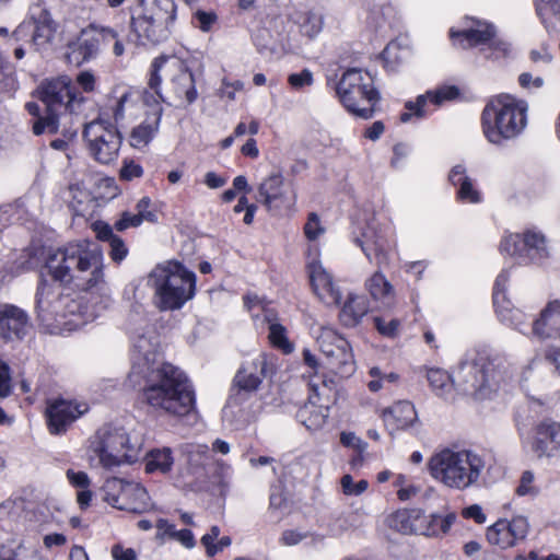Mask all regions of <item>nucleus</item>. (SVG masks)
<instances>
[{
	"label": "nucleus",
	"mask_w": 560,
	"mask_h": 560,
	"mask_svg": "<svg viewBox=\"0 0 560 560\" xmlns=\"http://www.w3.org/2000/svg\"><path fill=\"white\" fill-rule=\"evenodd\" d=\"M45 268L54 281L73 283L80 290H101L105 284L103 252L89 241L68 243L49 253Z\"/></svg>",
	"instance_id": "nucleus-1"
},
{
	"label": "nucleus",
	"mask_w": 560,
	"mask_h": 560,
	"mask_svg": "<svg viewBox=\"0 0 560 560\" xmlns=\"http://www.w3.org/2000/svg\"><path fill=\"white\" fill-rule=\"evenodd\" d=\"M141 401L153 412L184 417L195 409L196 398L187 375L171 363L143 375Z\"/></svg>",
	"instance_id": "nucleus-2"
},
{
	"label": "nucleus",
	"mask_w": 560,
	"mask_h": 560,
	"mask_svg": "<svg viewBox=\"0 0 560 560\" xmlns=\"http://www.w3.org/2000/svg\"><path fill=\"white\" fill-rule=\"evenodd\" d=\"M427 377L431 387L441 393L456 384L465 394L483 396L487 389L497 390L510 377V369L503 357L480 353L471 361L462 362L453 376L446 371L430 369Z\"/></svg>",
	"instance_id": "nucleus-3"
},
{
	"label": "nucleus",
	"mask_w": 560,
	"mask_h": 560,
	"mask_svg": "<svg viewBox=\"0 0 560 560\" xmlns=\"http://www.w3.org/2000/svg\"><path fill=\"white\" fill-rule=\"evenodd\" d=\"M36 95L46 106L45 117L36 119L33 124L32 130L36 136L58 132L62 120L69 119V124H74L85 102V97L77 92L67 77L43 81L36 90Z\"/></svg>",
	"instance_id": "nucleus-4"
},
{
	"label": "nucleus",
	"mask_w": 560,
	"mask_h": 560,
	"mask_svg": "<svg viewBox=\"0 0 560 560\" xmlns=\"http://www.w3.org/2000/svg\"><path fill=\"white\" fill-rule=\"evenodd\" d=\"M427 466L434 480L459 491L479 487L488 470L485 456L472 450L444 448L434 453Z\"/></svg>",
	"instance_id": "nucleus-5"
},
{
	"label": "nucleus",
	"mask_w": 560,
	"mask_h": 560,
	"mask_svg": "<svg viewBox=\"0 0 560 560\" xmlns=\"http://www.w3.org/2000/svg\"><path fill=\"white\" fill-rule=\"evenodd\" d=\"M149 88L163 101L191 104L197 97L195 79L186 62L176 56H160L151 63Z\"/></svg>",
	"instance_id": "nucleus-6"
},
{
	"label": "nucleus",
	"mask_w": 560,
	"mask_h": 560,
	"mask_svg": "<svg viewBox=\"0 0 560 560\" xmlns=\"http://www.w3.org/2000/svg\"><path fill=\"white\" fill-rule=\"evenodd\" d=\"M148 285L154 290L161 311L179 310L195 295L196 275L178 261H167L149 273Z\"/></svg>",
	"instance_id": "nucleus-7"
},
{
	"label": "nucleus",
	"mask_w": 560,
	"mask_h": 560,
	"mask_svg": "<svg viewBox=\"0 0 560 560\" xmlns=\"http://www.w3.org/2000/svg\"><path fill=\"white\" fill-rule=\"evenodd\" d=\"M142 446L143 440L139 434L127 433L122 428L103 425L89 441V458L110 469L124 463L137 462Z\"/></svg>",
	"instance_id": "nucleus-8"
},
{
	"label": "nucleus",
	"mask_w": 560,
	"mask_h": 560,
	"mask_svg": "<svg viewBox=\"0 0 560 560\" xmlns=\"http://www.w3.org/2000/svg\"><path fill=\"white\" fill-rule=\"evenodd\" d=\"M528 106L511 95L492 98L482 110V131L493 144H501L518 136L526 127Z\"/></svg>",
	"instance_id": "nucleus-9"
},
{
	"label": "nucleus",
	"mask_w": 560,
	"mask_h": 560,
	"mask_svg": "<svg viewBox=\"0 0 560 560\" xmlns=\"http://www.w3.org/2000/svg\"><path fill=\"white\" fill-rule=\"evenodd\" d=\"M336 92L347 110L363 119L373 116L374 106L380 100L371 73L357 68L342 73Z\"/></svg>",
	"instance_id": "nucleus-10"
},
{
	"label": "nucleus",
	"mask_w": 560,
	"mask_h": 560,
	"mask_svg": "<svg viewBox=\"0 0 560 560\" xmlns=\"http://www.w3.org/2000/svg\"><path fill=\"white\" fill-rule=\"evenodd\" d=\"M83 139L90 156L95 162L107 165L118 158L122 138L113 124L104 119L85 124Z\"/></svg>",
	"instance_id": "nucleus-11"
},
{
	"label": "nucleus",
	"mask_w": 560,
	"mask_h": 560,
	"mask_svg": "<svg viewBox=\"0 0 560 560\" xmlns=\"http://www.w3.org/2000/svg\"><path fill=\"white\" fill-rule=\"evenodd\" d=\"M323 364L342 377L354 372V359L349 342L330 327H324L317 337Z\"/></svg>",
	"instance_id": "nucleus-12"
},
{
	"label": "nucleus",
	"mask_w": 560,
	"mask_h": 560,
	"mask_svg": "<svg viewBox=\"0 0 560 560\" xmlns=\"http://www.w3.org/2000/svg\"><path fill=\"white\" fill-rule=\"evenodd\" d=\"M159 336L153 329L135 337L131 347V369L128 382L132 387L140 386L143 375L158 370L159 363Z\"/></svg>",
	"instance_id": "nucleus-13"
},
{
	"label": "nucleus",
	"mask_w": 560,
	"mask_h": 560,
	"mask_svg": "<svg viewBox=\"0 0 560 560\" xmlns=\"http://www.w3.org/2000/svg\"><path fill=\"white\" fill-rule=\"evenodd\" d=\"M104 500L114 508L131 513H143L150 506V497L138 482L109 478L103 486Z\"/></svg>",
	"instance_id": "nucleus-14"
},
{
	"label": "nucleus",
	"mask_w": 560,
	"mask_h": 560,
	"mask_svg": "<svg viewBox=\"0 0 560 560\" xmlns=\"http://www.w3.org/2000/svg\"><path fill=\"white\" fill-rule=\"evenodd\" d=\"M55 24L49 12L40 4L31 7L30 20L23 21L12 33L16 43L26 42L35 50L44 49L52 39Z\"/></svg>",
	"instance_id": "nucleus-15"
},
{
	"label": "nucleus",
	"mask_w": 560,
	"mask_h": 560,
	"mask_svg": "<svg viewBox=\"0 0 560 560\" xmlns=\"http://www.w3.org/2000/svg\"><path fill=\"white\" fill-rule=\"evenodd\" d=\"M501 252L515 257L520 262L539 260L547 256L546 238L534 230H528L524 235L510 234L501 242Z\"/></svg>",
	"instance_id": "nucleus-16"
},
{
	"label": "nucleus",
	"mask_w": 560,
	"mask_h": 560,
	"mask_svg": "<svg viewBox=\"0 0 560 560\" xmlns=\"http://www.w3.org/2000/svg\"><path fill=\"white\" fill-rule=\"evenodd\" d=\"M450 35L454 45L464 49L487 44L495 52V58L505 55L509 50V45L505 42L495 38L494 27L481 21L475 22L474 25L463 31L451 30Z\"/></svg>",
	"instance_id": "nucleus-17"
},
{
	"label": "nucleus",
	"mask_w": 560,
	"mask_h": 560,
	"mask_svg": "<svg viewBox=\"0 0 560 560\" xmlns=\"http://www.w3.org/2000/svg\"><path fill=\"white\" fill-rule=\"evenodd\" d=\"M257 201L261 202L267 211L280 213L282 210L291 211L296 201V194L288 196L284 190V178L278 173H271L258 185Z\"/></svg>",
	"instance_id": "nucleus-18"
},
{
	"label": "nucleus",
	"mask_w": 560,
	"mask_h": 560,
	"mask_svg": "<svg viewBox=\"0 0 560 560\" xmlns=\"http://www.w3.org/2000/svg\"><path fill=\"white\" fill-rule=\"evenodd\" d=\"M530 450L539 459L560 457V422L551 418L537 422L533 427Z\"/></svg>",
	"instance_id": "nucleus-19"
},
{
	"label": "nucleus",
	"mask_w": 560,
	"mask_h": 560,
	"mask_svg": "<svg viewBox=\"0 0 560 560\" xmlns=\"http://www.w3.org/2000/svg\"><path fill=\"white\" fill-rule=\"evenodd\" d=\"M88 411L85 404L66 399H57L48 404L46 409L49 432L61 434L67 431L80 416Z\"/></svg>",
	"instance_id": "nucleus-20"
},
{
	"label": "nucleus",
	"mask_w": 560,
	"mask_h": 560,
	"mask_svg": "<svg viewBox=\"0 0 560 560\" xmlns=\"http://www.w3.org/2000/svg\"><path fill=\"white\" fill-rule=\"evenodd\" d=\"M307 270L316 296L328 306L340 304L341 292L334 282L332 276L323 267L322 262L317 260L310 262Z\"/></svg>",
	"instance_id": "nucleus-21"
},
{
	"label": "nucleus",
	"mask_w": 560,
	"mask_h": 560,
	"mask_svg": "<svg viewBox=\"0 0 560 560\" xmlns=\"http://www.w3.org/2000/svg\"><path fill=\"white\" fill-rule=\"evenodd\" d=\"M459 92L456 86H443L435 91H429L423 95H419L415 102H407L406 112L400 115L401 122H408L413 116L418 118L424 117L429 113V104L440 106L445 101H452L458 96Z\"/></svg>",
	"instance_id": "nucleus-22"
},
{
	"label": "nucleus",
	"mask_w": 560,
	"mask_h": 560,
	"mask_svg": "<svg viewBox=\"0 0 560 560\" xmlns=\"http://www.w3.org/2000/svg\"><path fill=\"white\" fill-rule=\"evenodd\" d=\"M266 366L267 361L262 354L245 361L234 376V386L247 393L257 390L266 377Z\"/></svg>",
	"instance_id": "nucleus-23"
},
{
	"label": "nucleus",
	"mask_w": 560,
	"mask_h": 560,
	"mask_svg": "<svg viewBox=\"0 0 560 560\" xmlns=\"http://www.w3.org/2000/svg\"><path fill=\"white\" fill-rule=\"evenodd\" d=\"M3 339L22 340L32 327L28 314L23 308L10 303H3Z\"/></svg>",
	"instance_id": "nucleus-24"
},
{
	"label": "nucleus",
	"mask_w": 560,
	"mask_h": 560,
	"mask_svg": "<svg viewBox=\"0 0 560 560\" xmlns=\"http://www.w3.org/2000/svg\"><path fill=\"white\" fill-rule=\"evenodd\" d=\"M532 332L538 339L560 337V300L550 301L534 320Z\"/></svg>",
	"instance_id": "nucleus-25"
},
{
	"label": "nucleus",
	"mask_w": 560,
	"mask_h": 560,
	"mask_svg": "<svg viewBox=\"0 0 560 560\" xmlns=\"http://www.w3.org/2000/svg\"><path fill=\"white\" fill-rule=\"evenodd\" d=\"M98 52L97 39L92 36V31L85 27L75 40L69 43L66 58L69 63L79 67L95 58Z\"/></svg>",
	"instance_id": "nucleus-26"
},
{
	"label": "nucleus",
	"mask_w": 560,
	"mask_h": 560,
	"mask_svg": "<svg viewBox=\"0 0 560 560\" xmlns=\"http://www.w3.org/2000/svg\"><path fill=\"white\" fill-rule=\"evenodd\" d=\"M381 417L389 431L406 429L417 419V412L410 401H397L383 409Z\"/></svg>",
	"instance_id": "nucleus-27"
},
{
	"label": "nucleus",
	"mask_w": 560,
	"mask_h": 560,
	"mask_svg": "<svg viewBox=\"0 0 560 560\" xmlns=\"http://www.w3.org/2000/svg\"><path fill=\"white\" fill-rule=\"evenodd\" d=\"M161 116L162 107L156 102L152 113L147 116L145 120L132 129L130 133V145L136 149L147 147L159 130Z\"/></svg>",
	"instance_id": "nucleus-28"
},
{
	"label": "nucleus",
	"mask_w": 560,
	"mask_h": 560,
	"mask_svg": "<svg viewBox=\"0 0 560 560\" xmlns=\"http://www.w3.org/2000/svg\"><path fill=\"white\" fill-rule=\"evenodd\" d=\"M451 184L457 188V199L468 203H479L481 194L475 187L474 180L467 175L466 167L462 164L455 165L448 175Z\"/></svg>",
	"instance_id": "nucleus-29"
},
{
	"label": "nucleus",
	"mask_w": 560,
	"mask_h": 560,
	"mask_svg": "<svg viewBox=\"0 0 560 560\" xmlns=\"http://www.w3.org/2000/svg\"><path fill=\"white\" fill-rule=\"evenodd\" d=\"M355 243L361 247L370 262L382 266L387 262V241L376 232L368 231L363 233L362 238H355Z\"/></svg>",
	"instance_id": "nucleus-30"
},
{
	"label": "nucleus",
	"mask_w": 560,
	"mask_h": 560,
	"mask_svg": "<svg viewBox=\"0 0 560 560\" xmlns=\"http://www.w3.org/2000/svg\"><path fill=\"white\" fill-rule=\"evenodd\" d=\"M93 230L100 241L109 244V256L115 262L119 264L127 257L128 248L122 238L114 234L112 225L97 221L93 224Z\"/></svg>",
	"instance_id": "nucleus-31"
},
{
	"label": "nucleus",
	"mask_w": 560,
	"mask_h": 560,
	"mask_svg": "<svg viewBox=\"0 0 560 560\" xmlns=\"http://www.w3.org/2000/svg\"><path fill=\"white\" fill-rule=\"evenodd\" d=\"M0 560H42L37 542L23 540L0 546Z\"/></svg>",
	"instance_id": "nucleus-32"
},
{
	"label": "nucleus",
	"mask_w": 560,
	"mask_h": 560,
	"mask_svg": "<svg viewBox=\"0 0 560 560\" xmlns=\"http://www.w3.org/2000/svg\"><path fill=\"white\" fill-rule=\"evenodd\" d=\"M156 21L158 19L152 14H132L130 21L131 32L135 33L137 39L142 44L145 40L150 43H156L159 42Z\"/></svg>",
	"instance_id": "nucleus-33"
},
{
	"label": "nucleus",
	"mask_w": 560,
	"mask_h": 560,
	"mask_svg": "<svg viewBox=\"0 0 560 560\" xmlns=\"http://www.w3.org/2000/svg\"><path fill=\"white\" fill-rule=\"evenodd\" d=\"M369 311V303L364 296L350 294L342 306L339 317L347 327H353L360 323Z\"/></svg>",
	"instance_id": "nucleus-34"
},
{
	"label": "nucleus",
	"mask_w": 560,
	"mask_h": 560,
	"mask_svg": "<svg viewBox=\"0 0 560 560\" xmlns=\"http://www.w3.org/2000/svg\"><path fill=\"white\" fill-rule=\"evenodd\" d=\"M365 288L375 301L384 306H390L394 301V288L385 276L376 271L365 282Z\"/></svg>",
	"instance_id": "nucleus-35"
},
{
	"label": "nucleus",
	"mask_w": 560,
	"mask_h": 560,
	"mask_svg": "<svg viewBox=\"0 0 560 560\" xmlns=\"http://www.w3.org/2000/svg\"><path fill=\"white\" fill-rule=\"evenodd\" d=\"M296 417L306 429L315 431L326 423L328 410H324L320 406H316L313 402H307L299 409Z\"/></svg>",
	"instance_id": "nucleus-36"
},
{
	"label": "nucleus",
	"mask_w": 560,
	"mask_h": 560,
	"mask_svg": "<svg viewBox=\"0 0 560 560\" xmlns=\"http://www.w3.org/2000/svg\"><path fill=\"white\" fill-rule=\"evenodd\" d=\"M174 459L172 451L167 447L162 450H152L145 457L147 472H161L165 474L172 469Z\"/></svg>",
	"instance_id": "nucleus-37"
},
{
	"label": "nucleus",
	"mask_w": 560,
	"mask_h": 560,
	"mask_svg": "<svg viewBox=\"0 0 560 560\" xmlns=\"http://www.w3.org/2000/svg\"><path fill=\"white\" fill-rule=\"evenodd\" d=\"M487 540L501 549L515 546V541L510 534L508 520H499L487 529Z\"/></svg>",
	"instance_id": "nucleus-38"
},
{
	"label": "nucleus",
	"mask_w": 560,
	"mask_h": 560,
	"mask_svg": "<svg viewBox=\"0 0 560 560\" xmlns=\"http://www.w3.org/2000/svg\"><path fill=\"white\" fill-rule=\"evenodd\" d=\"M295 22L299 25L301 34L308 38L317 36L323 28L322 15L312 11L299 13Z\"/></svg>",
	"instance_id": "nucleus-39"
},
{
	"label": "nucleus",
	"mask_w": 560,
	"mask_h": 560,
	"mask_svg": "<svg viewBox=\"0 0 560 560\" xmlns=\"http://www.w3.org/2000/svg\"><path fill=\"white\" fill-rule=\"evenodd\" d=\"M497 314L502 323L513 326L515 329L522 331L525 324V314L511 306L510 301H502L494 304Z\"/></svg>",
	"instance_id": "nucleus-40"
},
{
	"label": "nucleus",
	"mask_w": 560,
	"mask_h": 560,
	"mask_svg": "<svg viewBox=\"0 0 560 560\" xmlns=\"http://www.w3.org/2000/svg\"><path fill=\"white\" fill-rule=\"evenodd\" d=\"M456 516L453 513H448L444 516L440 514H431L424 517L427 522V527L423 529L422 534L427 536H438L441 534H446L451 526L453 525Z\"/></svg>",
	"instance_id": "nucleus-41"
},
{
	"label": "nucleus",
	"mask_w": 560,
	"mask_h": 560,
	"mask_svg": "<svg viewBox=\"0 0 560 560\" xmlns=\"http://www.w3.org/2000/svg\"><path fill=\"white\" fill-rule=\"evenodd\" d=\"M55 296L54 288L46 281H42L36 293V311L40 319H47L46 313L50 311L52 298Z\"/></svg>",
	"instance_id": "nucleus-42"
},
{
	"label": "nucleus",
	"mask_w": 560,
	"mask_h": 560,
	"mask_svg": "<svg viewBox=\"0 0 560 560\" xmlns=\"http://www.w3.org/2000/svg\"><path fill=\"white\" fill-rule=\"evenodd\" d=\"M269 340L273 347L281 349L284 353H291L294 349L287 338L285 328L280 324H270Z\"/></svg>",
	"instance_id": "nucleus-43"
},
{
	"label": "nucleus",
	"mask_w": 560,
	"mask_h": 560,
	"mask_svg": "<svg viewBox=\"0 0 560 560\" xmlns=\"http://www.w3.org/2000/svg\"><path fill=\"white\" fill-rule=\"evenodd\" d=\"M536 11L541 22L549 28V15L560 20V0H536Z\"/></svg>",
	"instance_id": "nucleus-44"
},
{
	"label": "nucleus",
	"mask_w": 560,
	"mask_h": 560,
	"mask_svg": "<svg viewBox=\"0 0 560 560\" xmlns=\"http://www.w3.org/2000/svg\"><path fill=\"white\" fill-rule=\"evenodd\" d=\"M188 462L191 467H206L212 463V456L207 445H195L188 452Z\"/></svg>",
	"instance_id": "nucleus-45"
},
{
	"label": "nucleus",
	"mask_w": 560,
	"mask_h": 560,
	"mask_svg": "<svg viewBox=\"0 0 560 560\" xmlns=\"http://www.w3.org/2000/svg\"><path fill=\"white\" fill-rule=\"evenodd\" d=\"M508 526L510 529V534L515 541V545L518 541H523L526 538L529 530V524L527 518L521 515L513 517L511 521H508Z\"/></svg>",
	"instance_id": "nucleus-46"
},
{
	"label": "nucleus",
	"mask_w": 560,
	"mask_h": 560,
	"mask_svg": "<svg viewBox=\"0 0 560 560\" xmlns=\"http://www.w3.org/2000/svg\"><path fill=\"white\" fill-rule=\"evenodd\" d=\"M89 31H92V36L97 39V47L101 48L102 45H107L112 43L117 37V32L109 27L97 24H90L88 26Z\"/></svg>",
	"instance_id": "nucleus-47"
},
{
	"label": "nucleus",
	"mask_w": 560,
	"mask_h": 560,
	"mask_svg": "<svg viewBox=\"0 0 560 560\" xmlns=\"http://www.w3.org/2000/svg\"><path fill=\"white\" fill-rule=\"evenodd\" d=\"M340 485L342 492L346 495H360L369 487V482L366 480L361 479L358 482H354L352 476L348 474L341 477Z\"/></svg>",
	"instance_id": "nucleus-48"
},
{
	"label": "nucleus",
	"mask_w": 560,
	"mask_h": 560,
	"mask_svg": "<svg viewBox=\"0 0 560 560\" xmlns=\"http://www.w3.org/2000/svg\"><path fill=\"white\" fill-rule=\"evenodd\" d=\"M73 124H69V119L62 120V135L65 139H55L51 141L50 147L55 150L65 151L68 148V143L70 140H72L77 133L78 129L72 128Z\"/></svg>",
	"instance_id": "nucleus-49"
},
{
	"label": "nucleus",
	"mask_w": 560,
	"mask_h": 560,
	"mask_svg": "<svg viewBox=\"0 0 560 560\" xmlns=\"http://www.w3.org/2000/svg\"><path fill=\"white\" fill-rule=\"evenodd\" d=\"M374 325L381 335L393 338L398 335L400 322L398 319L386 320L382 317H375Z\"/></svg>",
	"instance_id": "nucleus-50"
},
{
	"label": "nucleus",
	"mask_w": 560,
	"mask_h": 560,
	"mask_svg": "<svg viewBox=\"0 0 560 560\" xmlns=\"http://www.w3.org/2000/svg\"><path fill=\"white\" fill-rule=\"evenodd\" d=\"M120 178L124 180H132L143 175V168L133 160L125 159L119 171Z\"/></svg>",
	"instance_id": "nucleus-51"
},
{
	"label": "nucleus",
	"mask_w": 560,
	"mask_h": 560,
	"mask_svg": "<svg viewBox=\"0 0 560 560\" xmlns=\"http://www.w3.org/2000/svg\"><path fill=\"white\" fill-rule=\"evenodd\" d=\"M304 233L310 241H315L319 235L324 233V228L322 226L319 218L316 213H310L307 222L304 225Z\"/></svg>",
	"instance_id": "nucleus-52"
},
{
	"label": "nucleus",
	"mask_w": 560,
	"mask_h": 560,
	"mask_svg": "<svg viewBox=\"0 0 560 560\" xmlns=\"http://www.w3.org/2000/svg\"><path fill=\"white\" fill-rule=\"evenodd\" d=\"M534 474L529 470H526L522 474L520 485L516 488V493L518 495H535L538 490L534 486Z\"/></svg>",
	"instance_id": "nucleus-53"
},
{
	"label": "nucleus",
	"mask_w": 560,
	"mask_h": 560,
	"mask_svg": "<svg viewBox=\"0 0 560 560\" xmlns=\"http://www.w3.org/2000/svg\"><path fill=\"white\" fill-rule=\"evenodd\" d=\"M313 81V73L308 69H304L299 73H291L288 77L289 84L295 90L311 86Z\"/></svg>",
	"instance_id": "nucleus-54"
},
{
	"label": "nucleus",
	"mask_w": 560,
	"mask_h": 560,
	"mask_svg": "<svg viewBox=\"0 0 560 560\" xmlns=\"http://www.w3.org/2000/svg\"><path fill=\"white\" fill-rule=\"evenodd\" d=\"M142 223L139 217L129 211H124L120 218L114 223L113 230L122 232L129 228H137Z\"/></svg>",
	"instance_id": "nucleus-55"
},
{
	"label": "nucleus",
	"mask_w": 560,
	"mask_h": 560,
	"mask_svg": "<svg viewBox=\"0 0 560 560\" xmlns=\"http://www.w3.org/2000/svg\"><path fill=\"white\" fill-rule=\"evenodd\" d=\"M150 206L151 200L148 197L141 198L136 205L137 212L135 214L139 217L142 222H155L158 220L156 213L150 210Z\"/></svg>",
	"instance_id": "nucleus-56"
},
{
	"label": "nucleus",
	"mask_w": 560,
	"mask_h": 560,
	"mask_svg": "<svg viewBox=\"0 0 560 560\" xmlns=\"http://www.w3.org/2000/svg\"><path fill=\"white\" fill-rule=\"evenodd\" d=\"M12 392L10 368L7 363H0V398L8 397Z\"/></svg>",
	"instance_id": "nucleus-57"
},
{
	"label": "nucleus",
	"mask_w": 560,
	"mask_h": 560,
	"mask_svg": "<svg viewBox=\"0 0 560 560\" xmlns=\"http://www.w3.org/2000/svg\"><path fill=\"white\" fill-rule=\"evenodd\" d=\"M67 478L73 487L79 488L80 490L89 488L91 483L88 474L84 471H74L72 469H68Z\"/></svg>",
	"instance_id": "nucleus-58"
},
{
	"label": "nucleus",
	"mask_w": 560,
	"mask_h": 560,
	"mask_svg": "<svg viewBox=\"0 0 560 560\" xmlns=\"http://www.w3.org/2000/svg\"><path fill=\"white\" fill-rule=\"evenodd\" d=\"M509 280V275L506 271H502L495 280L494 289H493V304H499V302L505 301V284Z\"/></svg>",
	"instance_id": "nucleus-59"
},
{
	"label": "nucleus",
	"mask_w": 560,
	"mask_h": 560,
	"mask_svg": "<svg viewBox=\"0 0 560 560\" xmlns=\"http://www.w3.org/2000/svg\"><path fill=\"white\" fill-rule=\"evenodd\" d=\"M195 19L197 21V26L202 32H208L211 28L212 24L215 22L217 15L213 12H206L199 10L195 13Z\"/></svg>",
	"instance_id": "nucleus-60"
},
{
	"label": "nucleus",
	"mask_w": 560,
	"mask_h": 560,
	"mask_svg": "<svg viewBox=\"0 0 560 560\" xmlns=\"http://www.w3.org/2000/svg\"><path fill=\"white\" fill-rule=\"evenodd\" d=\"M307 537V534L300 533L293 529H287L280 537V542L283 546H295Z\"/></svg>",
	"instance_id": "nucleus-61"
},
{
	"label": "nucleus",
	"mask_w": 560,
	"mask_h": 560,
	"mask_svg": "<svg viewBox=\"0 0 560 560\" xmlns=\"http://www.w3.org/2000/svg\"><path fill=\"white\" fill-rule=\"evenodd\" d=\"M340 442L343 446L358 451H362L365 447V443L352 432H342L340 434Z\"/></svg>",
	"instance_id": "nucleus-62"
},
{
	"label": "nucleus",
	"mask_w": 560,
	"mask_h": 560,
	"mask_svg": "<svg viewBox=\"0 0 560 560\" xmlns=\"http://www.w3.org/2000/svg\"><path fill=\"white\" fill-rule=\"evenodd\" d=\"M220 534V527L213 525L210 527L209 532L201 537L200 542L205 547L207 556L210 552L211 546H213L215 540L219 539Z\"/></svg>",
	"instance_id": "nucleus-63"
},
{
	"label": "nucleus",
	"mask_w": 560,
	"mask_h": 560,
	"mask_svg": "<svg viewBox=\"0 0 560 560\" xmlns=\"http://www.w3.org/2000/svg\"><path fill=\"white\" fill-rule=\"evenodd\" d=\"M463 516L466 518H472L478 524H483L487 520L485 513L482 512V509L478 504H472L470 506H467L462 512Z\"/></svg>",
	"instance_id": "nucleus-64"
}]
</instances>
